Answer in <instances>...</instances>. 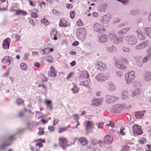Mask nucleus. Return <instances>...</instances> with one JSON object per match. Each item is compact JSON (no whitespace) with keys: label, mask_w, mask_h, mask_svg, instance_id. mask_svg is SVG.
I'll list each match as a JSON object with an SVG mask.
<instances>
[{"label":"nucleus","mask_w":151,"mask_h":151,"mask_svg":"<svg viewBox=\"0 0 151 151\" xmlns=\"http://www.w3.org/2000/svg\"><path fill=\"white\" fill-rule=\"evenodd\" d=\"M125 38L127 43L129 45H134L137 43V39L136 37L133 35H128Z\"/></svg>","instance_id":"nucleus-1"},{"label":"nucleus","mask_w":151,"mask_h":151,"mask_svg":"<svg viewBox=\"0 0 151 151\" xmlns=\"http://www.w3.org/2000/svg\"><path fill=\"white\" fill-rule=\"evenodd\" d=\"M86 33V31L85 29L82 27L78 29L76 35L79 39L83 41L85 40Z\"/></svg>","instance_id":"nucleus-2"},{"label":"nucleus","mask_w":151,"mask_h":151,"mask_svg":"<svg viewBox=\"0 0 151 151\" xmlns=\"http://www.w3.org/2000/svg\"><path fill=\"white\" fill-rule=\"evenodd\" d=\"M135 77L134 72L132 71L128 73H127L125 76V80L127 84H129L133 80Z\"/></svg>","instance_id":"nucleus-3"},{"label":"nucleus","mask_w":151,"mask_h":151,"mask_svg":"<svg viewBox=\"0 0 151 151\" xmlns=\"http://www.w3.org/2000/svg\"><path fill=\"white\" fill-rule=\"evenodd\" d=\"M14 135L13 136H10L7 139H6L3 141V142L1 144V145L0 146V149L1 150H5L6 148L9 146L11 145V144L9 143L8 144H6V143L8 140H13L14 138L13 137V136H14Z\"/></svg>","instance_id":"nucleus-4"},{"label":"nucleus","mask_w":151,"mask_h":151,"mask_svg":"<svg viewBox=\"0 0 151 151\" xmlns=\"http://www.w3.org/2000/svg\"><path fill=\"white\" fill-rule=\"evenodd\" d=\"M124 108L123 106L122 105L116 104L113 106L111 112L112 113H120L122 111Z\"/></svg>","instance_id":"nucleus-5"},{"label":"nucleus","mask_w":151,"mask_h":151,"mask_svg":"<svg viewBox=\"0 0 151 151\" xmlns=\"http://www.w3.org/2000/svg\"><path fill=\"white\" fill-rule=\"evenodd\" d=\"M93 28L95 31L100 33H103L106 30V29L104 28L100 24L97 23L94 25Z\"/></svg>","instance_id":"nucleus-6"},{"label":"nucleus","mask_w":151,"mask_h":151,"mask_svg":"<svg viewBox=\"0 0 151 151\" xmlns=\"http://www.w3.org/2000/svg\"><path fill=\"white\" fill-rule=\"evenodd\" d=\"M107 77L104 76L102 73H100L97 74L95 77L96 79L98 81L103 82L107 79Z\"/></svg>","instance_id":"nucleus-7"},{"label":"nucleus","mask_w":151,"mask_h":151,"mask_svg":"<svg viewBox=\"0 0 151 151\" xmlns=\"http://www.w3.org/2000/svg\"><path fill=\"white\" fill-rule=\"evenodd\" d=\"M102 21L103 22H102L104 25H105L104 23H106L107 25L109 24V21L111 19L110 15L109 14H107L106 15H104L102 17Z\"/></svg>","instance_id":"nucleus-8"},{"label":"nucleus","mask_w":151,"mask_h":151,"mask_svg":"<svg viewBox=\"0 0 151 151\" xmlns=\"http://www.w3.org/2000/svg\"><path fill=\"white\" fill-rule=\"evenodd\" d=\"M8 6V2L7 0L3 2H0V10L4 11L6 10Z\"/></svg>","instance_id":"nucleus-9"},{"label":"nucleus","mask_w":151,"mask_h":151,"mask_svg":"<svg viewBox=\"0 0 151 151\" xmlns=\"http://www.w3.org/2000/svg\"><path fill=\"white\" fill-rule=\"evenodd\" d=\"M104 139L105 143L108 145L111 144L113 141L112 137L109 134H107L104 137Z\"/></svg>","instance_id":"nucleus-10"},{"label":"nucleus","mask_w":151,"mask_h":151,"mask_svg":"<svg viewBox=\"0 0 151 151\" xmlns=\"http://www.w3.org/2000/svg\"><path fill=\"white\" fill-rule=\"evenodd\" d=\"M10 42V39L7 38L3 41L2 43V46L3 48L5 49H8L9 47V44Z\"/></svg>","instance_id":"nucleus-11"},{"label":"nucleus","mask_w":151,"mask_h":151,"mask_svg":"<svg viewBox=\"0 0 151 151\" xmlns=\"http://www.w3.org/2000/svg\"><path fill=\"white\" fill-rule=\"evenodd\" d=\"M149 45V42L148 41H145L137 45L135 48L136 49H140L145 48L146 46H148Z\"/></svg>","instance_id":"nucleus-12"},{"label":"nucleus","mask_w":151,"mask_h":151,"mask_svg":"<svg viewBox=\"0 0 151 151\" xmlns=\"http://www.w3.org/2000/svg\"><path fill=\"white\" fill-rule=\"evenodd\" d=\"M106 99L107 103H112L118 99V98L116 96L110 95H107L106 96Z\"/></svg>","instance_id":"nucleus-13"},{"label":"nucleus","mask_w":151,"mask_h":151,"mask_svg":"<svg viewBox=\"0 0 151 151\" xmlns=\"http://www.w3.org/2000/svg\"><path fill=\"white\" fill-rule=\"evenodd\" d=\"M79 141L81 144L83 146L86 145L88 143L87 139L84 137H81L79 138Z\"/></svg>","instance_id":"nucleus-14"},{"label":"nucleus","mask_w":151,"mask_h":151,"mask_svg":"<svg viewBox=\"0 0 151 151\" xmlns=\"http://www.w3.org/2000/svg\"><path fill=\"white\" fill-rule=\"evenodd\" d=\"M102 100V99H95L92 101V105L95 106H99L101 104V101Z\"/></svg>","instance_id":"nucleus-15"},{"label":"nucleus","mask_w":151,"mask_h":151,"mask_svg":"<svg viewBox=\"0 0 151 151\" xmlns=\"http://www.w3.org/2000/svg\"><path fill=\"white\" fill-rule=\"evenodd\" d=\"M59 146L65 145L68 142V140L66 138L62 137L59 138Z\"/></svg>","instance_id":"nucleus-16"},{"label":"nucleus","mask_w":151,"mask_h":151,"mask_svg":"<svg viewBox=\"0 0 151 151\" xmlns=\"http://www.w3.org/2000/svg\"><path fill=\"white\" fill-rule=\"evenodd\" d=\"M144 32L151 38V28L150 27H145L144 28Z\"/></svg>","instance_id":"nucleus-17"},{"label":"nucleus","mask_w":151,"mask_h":151,"mask_svg":"<svg viewBox=\"0 0 151 151\" xmlns=\"http://www.w3.org/2000/svg\"><path fill=\"white\" fill-rule=\"evenodd\" d=\"M13 60V58L10 56H6L2 60V62L3 63H5L7 62H9V65L10 64V62Z\"/></svg>","instance_id":"nucleus-18"},{"label":"nucleus","mask_w":151,"mask_h":151,"mask_svg":"<svg viewBox=\"0 0 151 151\" xmlns=\"http://www.w3.org/2000/svg\"><path fill=\"white\" fill-rule=\"evenodd\" d=\"M106 50L107 51L109 52H114L117 51V49L114 46H112L111 47L108 46L106 47Z\"/></svg>","instance_id":"nucleus-19"},{"label":"nucleus","mask_w":151,"mask_h":151,"mask_svg":"<svg viewBox=\"0 0 151 151\" xmlns=\"http://www.w3.org/2000/svg\"><path fill=\"white\" fill-rule=\"evenodd\" d=\"M12 10L15 11L16 12L15 14V15H16L22 14L23 16H25L27 14V12L22 10H16L15 9H13Z\"/></svg>","instance_id":"nucleus-20"},{"label":"nucleus","mask_w":151,"mask_h":151,"mask_svg":"<svg viewBox=\"0 0 151 151\" xmlns=\"http://www.w3.org/2000/svg\"><path fill=\"white\" fill-rule=\"evenodd\" d=\"M149 54H148L147 56L145 57L142 60V63H145L148 61L151 56V48L148 51Z\"/></svg>","instance_id":"nucleus-21"},{"label":"nucleus","mask_w":151,"mask_h":151,"mask_svg":"<svg viewBox=\"0 0 151 151\" xmlns=\"http://www.w3.org/2000/svg\"><path fill=\"white\" fill-rule=\"evenodd\" d=\"M141 93V91L140 90L136 89L132 91V93L131 94V96L132 97H134L137 95L140 94Z\"/></svg>","instance_id":"nucleus-22"},{"label":"nucleus","mask_w":151,"mask_h":151,"mask_svg":"<svg viewBox=\"0 0 151 151\" xmlns=\"http://www.w3.org/2000/svg\"><path fill=\"white\" fill-rule=\"evenodd\" d=\"M144 115V113L142 111H138L135 113V116L137 119H142Z\"/></svg>","instance_id":"nucleus-23"},{"label":"nucleus","mask_w":151,"mask_h":151,"mask_svg":"<svg viewBox=\"0 0 151 151\" xmlns=\"http://www.w3.org/2000/svg\"><path fill=\"white\" fill-rule=\"evenodd\" d=\"M107 40V37L105 35H103L100 37L99 39V41L101 43H104Z\"/></svg>","instance_id":"nucleus-24"},{"label":"nucleus","mask_w":151,"mask_h":151,"mask_svg":"<svg viewBox=\"0 0 151 151\" xmlns=\"http://www.w3.org/2000/svg\"><path fill=\"white\" fill-rule=\"evenodd\" d=\"M108 88L110 91H113L116 88L114 84L112 82H109L108 83Z\"/></svg>","instance_id":"nucleus-25"},{"label":"nucleus","mask_w":151,"mask_h":151,"mask_svg":"<svg viewBox=\"0 0 151 151\" xmlns=\"http://www.w3.org/2000/svg\"><path fill=\"white\" fill-rule=\"evenodd\" d=\"M93 126V122L90 121H88L86 126V130L88 131L89 128L92 129Z\"/></svg>","instance_id":"nucleus-26"},{"label":"nucleus","mask_w":151,"mask_h":151,"mask_svg":"<svg viewBox=\"0 0 151 151\" xmlns=\"http://www.w3.org/2000/svg\"><path fill=\"white\" fill-rule=\"evenodd\" d=\"M53 71L51 70L50 71L48 72V74L50 76L54 77H55L56 75V71L55 70L54 67H53Z\"/></svg>","instance_id":"nucleus-27"},{"label":"nucleus","mask_w":151,"mask_h":151,"mask_svg":"<svg viewBox=\"0 0 151 151\" xmlns=\"http://www.w3.org/2000/svg\"><path fill=\"white\" fill-rule=\"evenodd\" d=\"M123 40L122 37H121L119 38H116L114 42L116 44H118L119 43H122Z\"/></svg>","instance_id":"nucleus-28"},{"label":"nucleus","mask_w":151,"mask_h":151,"mask_svg":"<svg viewBox=\"0 0 151 151\" xmlns=\"http://www.w3.org/2000/svg\"><path fill=\"white\" fill-rule=\"evenodd\" d=\"M151 80V73H148L145 75V80L147 81Z\"/></svg>","instance_id":"nucleus-29"},{"label":"nucleus","mask_w":151,"mask_h":151,"mask_svg":"<svg viewBox=\"0 0 151 151\" xmlns=\"http://www.w3.org/2000/svg\"><path fill=\"white\" fill-rule=\"evenodd\" d=\"M127 92L125 90L124 91L122 94V99H124L128 98Z\"/></svg>","instance_id":"nucleus-30"},{"label":"nucleus","mask_w":151,"mask_h":151,"mask_svg":"<svg viewBox=\"0 0 151 151\" xmlns=\"http://www.w3.org/2000/svg\"><path fill=\"white\" fill-rule=\"evenodd\" d=\"M96 65L99 67H101L102 68H104L105 67V65L101 61H98L96 63Z\"/></svg>","instance_id":"nucleus-31"},{"label":"nucleus","mask_w":151,"mask_h":151,"mask_svg":"<svg viewBox=\"0 0 151 151\" xmlns=\"http://www.w3.org/2000/svg\"><path fill=\"white\" fill-rule=\"evenodd\" d=\"M16 103L18 105H20L24 104V101L21 99H18L16 100Z\"/></svg>","instance_id":"nucleus-32"},{"label":"nucleus","mask_w":151,"mask_h":151,"mask_svg":"<svg viewBox=\"0 0 151 151\" xmlns=\"http://www.w3.org/2000/svg\"><path fill=\"white\" fill-rule=\"evenodd\" d=\"M46 60L48 62L51 63L53 62L52 57L50 55H48L46 57Z\"/></svg>","instance_id":"nucleus-33"},{"label":"nucleus","mask_w":151,"mask_h":151,"mask_svg":"<svg viewBox=\"0 0 151 151\" xmlns=\"http://www.w3.org/2000/svg\"><path fill=\"white\" fill-rule=\"evenodd\" d=\"M20 68L22 70H25L27 69V65L24 63H22L20 64Z\"/></svg>","instance_id":"nucleus-34"},{"label":"nucleus","mask_w":151,"mask_h":151,"mask_svg":"<svg viewBox=\"0 0 151 151\" xmlns=\"http://www.w3.org/2000/svg\"><path fill=\"white\" fill-rule=\"evenodd\" d=\"M137 36L139 39L141 40H145L146 38L145 36L142 33L138 35Z\"/></svg>","instance_id":"nucleus-35"},{"label":"nucleus","mask_w":151,"mask_h":151,"mask_svg":"<svg viewBox=\"0 0 151 151\" xmlns=\"http://www.w3.org/2000/svg\"><path fill=\"white\" fill-rule=\"evenodd\" d=\"M57 34V31L56 29H52L50 33L51 37H52L53 36H56Z\"/></svg>","instance_id":"nucleus-36"},{"label":"nucleus","mask_w":151,"mask_h":151,"mask_svg":"<svg viewBox=\"0 0 151 151\" xmlns=\"http://www.w3.org/2000/svg\"><path fill=\"white\" fill-rule=\"evenodd\" d=\"M122 50L123 52H127L129 53L130 52V49L126 47H124L122 48Z\"/></svg>","instance_id":"nucleus-37"},{"label":"nucleus","mask_w":151,"mask_h":151,"mask_svg":"<svg viewBox=\"0 0 151 151\" xmlns=\"http://www.w3.org/2000/svg\"><path fill=\"white\" fill-rule=\"evenodd\" d=\"M59 25L60 27H65L68 26V25L67 24H64L63 22L61 19L60 20V23Z\"/></svg>","instance_id":"nucleus-38"},{"label":"nucleus","mask_w":151,"mask_h":151,"mask_svg":"<svg viewBox=\"0 0 151 151\" xmlns=\"http://www.w3.org/2000/svg\"><path fill=\"white\" fill-rule=\"evenodd\" d=\"M109 37L111 40H114L116 37L115 35L113 33H110L109 35Z\"/></svg>","instance_id":"nucleus-39"},{"label":"nucleus","mask_w":151,"mask_h":151,"mask_svg":"<svg viewBox=\"0 0 151 151\" xmlns=\"http://www.w3.org/2000/svg\"><path fill=\"white\" fill-rule=\"evenodd\" d=\"M143 132L141 130H137L134 132V135L135 136H137L141 135L142 134Z\"/></svg>","instance_id":"nucleus-40"},{"label":"nucleus","mask_w":151,"mask_h":151,"mask_svg":"<svg viewBox=\"0 0 151 151\" xmlns=\"http://www.w3.org/2000/svg\"><path fill=\"white\" fill-rule=\"evenodd\" d=\"M41 23H44L45 24L48 25L49 24V23L48 21L46 19H42L41 20Z\"/></svg>","instance_id":"nucleus-41"},{"label":"nucleus","mask_w":151,"mask_h":151,"mask_svg":"<svg viewBox=\"0 0 151 151\" xmlns=\"http://www.w3.org/2000/svg\"><path fill=\"white\" fill-rule=\"evenodd\" d=\"M19 117L23 118L24 117V113L22 111H20L18 114Z\"/></svg>","instance_id":"nucleus-42"},{"label":"nucleus","mask_w":151,"mask_h":151,"mask_svg":"<svg viewBox=\"0 0 151 151\" xmlns=\"http://www.w3.org/2000/svg\"><path fill=\"white\" fill-rule=\"evenodd\" d=\"M129 147L128 146H122V150L124 151L126 150L127 151L129 150Z\"/></svg>","instance_id":"nucleus-43"},{"label":"nucleus","mask_w":151,"mask_h":151,"mask_svg":"<svg viewBox=\"0 0 151 151\" xmlns=\"http://www.w3.org/2000/svg\"><path fill=\"white\" fill-rule=\"evenodd\" d=\"M143 63L142 62L141 60H139L137 61V64L140 67H142L143 65Z\"/></svg>","instance_id":"nucleus-44"},{"label":"nucleus","mask_w":151,"mask_h":151,"mask_svg":"<svg viewBox=\"0 0 151 151\" xmlns=\"http://www.w3.org/2000/svg\"><path fill=\"white\" fill-rule=\"evenodd\" d=\"M115 66L119 68H120V67L121 66V64L120 63V62L119 61H117L115 63Z\"/></svg>","instance_id":"nucleus-45"},{"label":"nucleus","mask_w":151,"mask_h":151,"mask_svg":"<svg viewBox=\"0 0 151 151\" xmlns=\"http://www.w3.org/2000/svg\"><path fill=\"white\" fill-rule=\"evenodd\" d=\"M31 17L33 18H36L38 17V15L37 13L32 12L31 14Z\"/></svg>","instance_id":"nucleus-46"},{"label":"nucleus","mask_w":151,"mask_h":151,"mask_svg":"<svg viewBox=\"0 0 151 151\" xmlns=\"http://www.w3.org/2000/svg\"><path fill=\"white\" fill-rule=\"evenodd\" d=\"M66 129H67V128H64L61 127L59 128L58 132L59 133H61V132L65 131Z\"/></svg>","instance_id":"nucleus-47"},{"label":"nucleus","mask_w":151,"mask_h":151,"mask_svg":"<svg viewBox=\"0 0 151 151\" xmlns=\"http://www.w3.org/2000/svg\"><path fill=\"white\" fill-rule=\"evenodd\" d=\"M76 24L78 26H82L83 25L82 23L81 22V19H79L78 21L76 22Z\"/></svg>","instance_id":"nucleus-48"},{"label":"nucleus","mask_w":151,"mask_h":151,"mask_svg":"<svg viewBox=\"0 0 151 151\" xmlns=\"http://www.w3.org/2000/svg\"><path fill=\"white\" fill-rule=\"evenodd\" d=\"M75 13V11H71L70 12V17L71 19H73L74 17V13Z\"/></svg>","instance_id":"nucleus-49"},{"label":"nucleus","mask_w":151,"mask_h":151,"mask_svg":"<svg viewBox=\"0 0 151 151\" xmlns=\"http://www.w3.org/2000/svg\"><path fill=\"white\" fill-rule=\"evenodd\" d=\"M130 14L132 15H135L137 13V11L135 10H132L130 12Z\"/></svg>","instance_id":"nucleus-50"},{"label":"nucleus","mask_w":151,"mask_h":151,"mask_svg":"<svg viewBox=\"0 0 151 151\" xmlns=\"http://www.w3.org/2000/svg\"><path fill=\"white\" fill-rule=\"evenodd\" d=\"M45 102L47 106H49L51 105V102L50 100H45Z\"/></svg>","instance_id":"nucleus-51"},{"label":"nucleus","mask_w":151,"mask_h":151,"mask_svg":"<svg viewBox=\"0 0 151 151\" xmlns=\"http://www.w3.org/2000/svg\"><path fill=\"white\" fill-rule=\"evenodd\" d=\"M104 123L103 122H100L99 124L98 128H103Z\"/></svg>","instance_id":"nucleus-52"},{"label":"nucleus","mask_w":151,"mask_h":151,"mask_svg":"<svg viewBox=\"0 0 151 151\" xmlns=\"http://www.w3.org/2000/svg\"><path fill=\"white\" fill-rule=\"evenodd\" d=\"M138 125H134L132 127V129L133 131V132H134L136 131L137 130V129L138 128Z\"/></svg>","instance_id":"nucleus-53"},{"label":"nucleus","mask_w":151,"mask_h":151,"mask_svg":"<svg viewBox=\"0 0 151 151\" xmlns=\"http://www.w3.org/2000/svg\"><path fill=\"white\" fill-rule=\"evenodd\" d=\"M124 32V34L126 33L129 30V29L128 27H127L126 28H124L122 29Z\"/></svg>","instance_id":"nucleus-54"},{"label":"nucleus","mask_w":151,"mask_h":151,"mask_svg":"<svg viewBox=\"0 0 151 151\" xmlns=\"http://www.w3.org/2000/svg\"><path fill=\"white\" fill-rule=\"evenodd\" d=\"M124 129V128L123 127H121L120 129V133L122 134V135H125V133L123 132V130Z\"/></svg>","instance_id":"nucleus-55"},{"label":"nucleus","mask_w":151,"mask_h":151,"mask_svg":"<svg viewBox=\"0 0 151 151\" xmlns=\"http://www.w3.org/2000/svg\"><path fill=\"white\" fill-rule=\"evenodd\" d=\"M116 75L118 77H121L123 74L120 71H118L116 72Z\"/></svg>","instance_id":"nucleus-56"},{"label":"nucleus","mask_w":151,"mask_h":151,"mask_svg":"<svg viewBox=\"0 0 151 151\" xmlns=\"http://www.w3.org/2000/svg\"><path fill=\"white\" fill-rule=\"evenodd\" d=\"M117 1L120 2L123 4H125L126 3H127L128 1V0H116Z\"/></svg>","instance_id":"nucleus-57"},{"label":"nucleus","mask_w":151,"mask_h":151,"mask_svg":"<svg viewBox=\"0 0 151 151\" xmlns=\"http://www.w3.org/2000/svg\"><path fill=\"white\" fill-rule=\"evenodd\" d=\"M110 125L113 128H114V126H115L114 123L112 121H110Z\"/></svg>","instance_id":"nucleus-58"},{"label":"nucleus","mask_w":151,"mask_h":151,"mask_svg":"<svg viewBox=\"0 0 151 151\" xmlns=\"http://www.w3.org/2000/svg\"><path fill=\"white\" fill-rule=\"evenodd\" d=\"M48 129L49 131L50 132H53L54 130L53 127L52 126H49Z\"/></svg>","instance_id":"nucleus-59"},{"label":"nucleus","mask_w":151,"mask_h":151,"mask_svg":"<svg viewBox=\"0 0 151 151\" xmlns=\"http://www.w3.org/2000/svg\"><path fill=\"white\" fill-rule=\"evenodd\" d=\"M73 73H72V72L70 73L69 74V75L67 77V79L68 80L70 78H71V77H72V76L73 75Z\"/></svg>","instance_id":"nucleus-60"},{"label":"nucleus","mask_w":151,"mask_h":151,"mask_svg":"<svg viewBox=\"0 0 151 151\" xmlns=\"http://www.w3.org/2000/svg\"><path fill=\"white\" fill-rule=\"evenodd\" d=\"M136 32L138 35H139L141 34L142 33L141 31L139 29H137L136 31Z\"/></svg>","instance_id":"nucleus-61"},{"label":"nucleus","mask_w":151,"mask_h":151,"mask_svg":"<svg viewBox=\"0 0 151 151\" xmlns=\"http://www.w3.org/2000/svg\"><path fill=\"white\" fill-rule=\"evenodd\" d=\"M34 66L37 68H39L40 67V64L38 62H35L34 63Z\"/></svg>","instance_id":"nucleus-62"},{"label":"nucleus","mask_w":151,"mask_h":151,"mask_svg":"<svg viewBox=\"0 0 151 151\" xmlns=\"http://www.w3.org/2000/svg\"><path fill=\"white\" fill-rule=\"evenodd\" d=\"M66 7L68 9H70L72 8L73 6L71 4H66Z\"/></svg>","instance_id":"nucleus-63"},{"label":"nucleus","mask_w":151,"mask_h":151,"mask_svg":"<svg viewBox=\"0 0 151 151\" xmlns=\"http://www.w3.org/2000/svg\"><path fill=\"white\" fill-rule=\"evenodd\" d=\"M52 13L54 14H57L59 13V12L58 11L56 10L55 9H53L52 10Z\"/></svg>","instance_id":"nucleus-64"}]
</instances>
